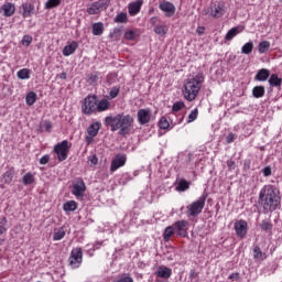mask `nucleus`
I'll return each instance as SVG.
<instances>
[{
	"mask_svg": "<svg viewBox=\"0 0 282 282\" xmlns=\"http://www.w3.org/2000/svg\"><path fill=\"white\" fill-rule=\"evenodd\" d=\"M61 6V0H48L45 3L46 10H52L53 8H58Z\"/></svg>",
	"mask_w": 282,
	"mask_h": 282,
	"instance_id": "nucleus-41",
	"label": "nucleus"
},
{
	"mask_svg": "<svg viewBox=\"0 0 282 282\" xmlns=\"http://www.w3.org/2000/svg\"><path fill=\"white\" fill-rule=\"evenodd\" d=\"M118 94H120V87L118 86L112 87L109 93L110 100H113V98H118Z\"/></svg>",
	"mask_w": 282,
	"mask_h": 282,
	"instance_id": "nucleus-45",
	"label": "nucleus"
},
{
	"mask_svg": "<svg viewBox=\"0 0 282 282\" xmlns=\"http://www.w3.org/2000/svg\"><path fill=\"white\" fill-rule=\"evenodd\" d=\"M227 166H228L229 171H235V166H236L235 161L228 160L227 161Z\"/></svg>",
	"mask_w": 282,
	"mask_h": 282,
	"instance_id": "nucleus-57",
	"label": "nucleus"
},
{
	"mask_svg": "<svg viewBox=\"0 0 282 282\" xmlns=\"http://www.w3.org/2000/svg\"><path fill=\"white\" fill-rule=\"evenodd\" d=\"M182 109H184V101H176L172 106V111L174 112L182 111Z\"/></svg>",
	"mask_w": 282,
	"mask_h": 282,
	"instance_id": "nucleus-46",
	"label": "nucleus"
},
{
	"mask_svg": "<svg viewBox=\"0 0 282 282\" xmlns=\"http://www.w3.org/2000/svg\"><path fill=\"white\" fill-rule=\"evenodd\" d=\"M2 180L4 184H11L12 180H14V169H10L3 173Z\"/></svg>",
	"mask_w": 282,
	"mask_h": 282,
	"instance_id": "nucleus-27",
	"label": "nucleus"
},
{
	"mask_svg": "<svg viewBox=\"0 0 282 282\" xmlns=\"http://www.w3.org/2000/svg\"><path fill=\"white\" fill-rule=\"evenodd\" d=\"M87 12L88 14H100V12L96 9L94 3L87 8Z\"/></svg>",
	"mask_w": 282,
	"mask_h": 282,
	"instance_id": "nucleus-51",
	"label": "nucleus"
},
{
	"mask_svg": "<svg viewBox=\"0 0 282 282\" xmlns=\"http://www.w3.org/2000/svg\"><path fill=\"white\" fill-rule=\"evenodd\" d=\"M17 76L20 80H28V78H30V69L22 68L18 72Z\"/></svg>",
	"mask_w": 282,
	"mask_h": 282,
	"instance_id": "nucleus-37",
	"label": "nucleus"
},
{
	"mask_svg": "<svg viewBox=\"0 0 282 282\" xmlns=\"http://www.w3.org/2000/svg\"><path fill=\"white\" fill-rule=\"evenodd\" d=\"M198 113H199V110H197V108L192 110L191 113L188 115L187 122H195V120H197Z\"/></svg>",
	"mask_w": 282,
	"mask_h": 282,
	"instance_id": "nucleus-47",
	"label": "nucleus"
},
{
	"mask_svg": "<svg viewBox=\"0 0 282 282\" xmlns=\"http://www.w3.org/2000/svg\"><path fill=\"white\" fill-rule=\"evenodd\" d=\"M121 34H122V29L115 28L113 31L109 34V36L113 41H118V39H120Z\"/></svg>",
	"mask_w": 282,
	"mask_h": 282,
	"instance_id": "nucleus-42",
	"label": "nucleus"
},
{
	"mask_svg": "<svg viewBox=\"0 0 282 282\" xmlns=\"http://www.w3.org/2000/svg\"><path fill=\"white\" fill-rule=\"evenodd\" d=\"M151 109L147 108V109H139L137 112V119L139 124L144 126V124H149V122H151Z\"/></svg>",
	"mask_w": 282,
	"mask_h": 282,
	"instance_id": "nucleus-9",
	"label": "nucleus"
},
{
	"mask_svg": "<svg viewBox=\"0 0 282 282\" xmlns=\"http://www.w3.org/2000/svg\"><path fill=\"white\" fill-rule=\"evenodd\" d=\"M89 162L96 166V164H98V156H96V154L91 155L88 158Z\"/></svg>",
	"mask_w": 282,
	"mask_h": 282,
	"instance_id": "nucleus-55",
	"label": "nucleus"
},
{
	"mask_svg": "<svg viewBox=\"0 0 282 282\" xmlns=\"http://www.w3.org/2000/svg\"><path fill=\"white\" fill-rule=\"evenodd\" d=\"M101 123L99 121L93 122L88 129L87 133L90 135V138H96L98 135V132L100 131Z\"/></svg>",
	"mask_w": 282,
	"mask_h": 282,
	"instance_id": "nucleus-20",
	"label": "nucleus"
},
{
	"mask_svg": "<svg viewBox=\"0 0 282 282\" xmlns=\"http://www.w3.org/2000/svg\"><path fill=\"white\" fill-rule=\"evenodd\" d=\"M93 4H95L97 12H102L104 10H107V8H109V3L107 2V0H99L97 2H94Z\"/></svg>",
	"mask_w": 282,
	"mask_h": 282,
	"instance_id": "nucleus-30",
	"label": "nucleus"
},
{
	"mask_svg": "<svg viewBox=\"0 0 282 282\" xmlns=\"http://www.w3.org/2000/svg\"><path fill=\"white\" fill-rule=\"evenodd\" d=\"M229 279H230V281H239V273L238 272L231 273L229 275Z\"/></svg>",
	"mask_w": 282,
	"mask_h": 282,
	"instance_id": "nucleus-58",
	"label": "nucleus"
},
{
	"mask_svg": "<svg viewBox=\"0 0 282 282\" xmlns=\"http://www.w3.org/2000/svg\"><path fill=\"white\" fill-rule=\"evenodd\" d=\"M232 142H235V134L229 133V134L227 135V144H230V143H232Z\"/></svg>",
	"mask_w": 282,
	"mask_h": 282,
	"instance_id": "nucleus-59",
	"label": "nucleus"
},
{
	"mask_svg": "<svg viewBox=\"0 0 282 282\" xmlns=\"http://www.w3.org/2000/svg\"><path fill=\"white\" fill-rule=\"evenodd\" d=\"M127 21H128L127 13L124 12L117 14V17L115 18V23H127Z\"/></svg>",
	"mask_w": 282,
	"mask_h": 282,
	"instance_id": "nucleus-43",
	"label": "nucleus"
},
{
	"mask_svg": "<svg viewBox=\"0 0 282 282\" xmlns=\"http://www.w3.org/2000/svg\"><path fill=\"white\" fill-rule=\"evenodd\" d=\"M1 10L4 14V17H12V14H14L15 11V7L14 3L12 2H7L1 7Z\"/></svg>",
	"mask_w": 282,
	"mask_h": 282,
	"instance_id": "nucleus-21",
	"label": "nucleus"
},
{
	"mask_svg": "<svg viewBox=\"0 0 282 282\" xmlns=\"http://www.w3.org/2000/svg\"><path fill=\"white\" fill-rule=\"evenodd\" d=\"M124 39H127V41H133V39H135V31H132V30L126 31Z\"/></svg>",
	"mask_w": 282,
	"mask_h": 282,
	"instance_id": "nucleus-50",
	"label": "nucleus"
},
{
	"mask_svg": "<svg viewBox=\"0 0 282 282\" xmlns=\"http://www.w3.org/2000/svg\"><path fill=\"white\" fill-rule=\"evenodd\" d=\"M21 43L25 45V47H30V45H32V35H24Z\"/></svg>",
	"mask_w": 282,
	"mask_h": 282,
	"instance_id": "nucleus-48",
	"label": "nucleus"
},
{
	"mask_svg": "<svg viewBox=\"0 0 282 282\" xmlns=\"http://www.w3.org/2000/svg\"><path fill=\"white\" fill-rule=\"evenodd\" d=\"M97 100L96 95H88L82 105V111L85 116H91L97 111Z\"/></svg>",
	"mask_w": 282,
	"mask_h": 282,
	"instance_id": "nucleus-5",
	"label": "nucleus"
},
{
	"mask_svg": "<svg viewBox=\"0 0 282 282\" xmlns=\"http://www.w3.org/2000/svg\"><path fill=\"white\" fill-rule=\"evenodd\" d=\"M253 259H257L258 261H263V259H265V253L261 251V248H259V246H256L253 248Z\"/></svg>",
	"mask_w": 282,
	"mask_h": 282,
	"instance_id": "nucleus-32",
	"label": "nucleus"
},
{
	"mask_svg": "<svg viewBox=\"0 0 282 282\" xmlns=\"http://www.w3.org/2000/svg\"><path fill=\"white\" fill-rule=\"evenodd\" d=\"M104 32H105V25L102 24V22H96L93 24L94 36H101Z\"/></svg>",
	"mask_w": 282,
	"mask_h": 282,
	"instance_id": "nucleus-24",
	"label": "nucleus"
},
{
	"mask_svg": "<svg viewBox=\"0 0 282 282\" xmlns=\"http://www.w3.org/2000/svg\"><path fill=\"white\" fill-rule=\"evenodd\" d=\"M268 78H270V72L267 68H261L256 75V80H260L261 83Z\"/></svg>",
	"mask_w": 282,
	"mask_h": 282,
	"instance_id": "nucleus-23",
	"label": "nucleus"
},
{
	"mask_svg": "<svg viewBox=\"0 0 282 282\" xmlns=\"http://www.w3.org/2000/svg\"><path fill=\"white\" fill-rule=\"evenodd\" d=\"M166 32H169V29L166 28V25L154 26V33L159 34V36H164V34H166Z\"/></svg>",
	"mask_w": 282,
	"mask_h": 282,
	"instance_id": "nucleus-39",
	"label": "nucleus"
},
{
	"mask_svg": "<svg viewBox=\"0 0 282 282\" xmlns=\"http://www.w3.org/2000/svg\"><path fill=\"white\" fill-rule=\"evenodd\" d=\"M224 14H226V6L221 3H214L212 6L210 17H213V19H221Z\"/></svg>",
	"mask_w": 282,
	"mask_h": 282,
	"instance_id": "nucleus-11",
	"label": "nucleus"
},
{
	"mask_svg": "<svg viewBox=\"0 0 282 282\" xmlns=\"http://www.w3.org/2000/svg\"><path fill=\"white\" fill-rule=\"evenodd\" d=\"M173 235H175V227L169 226L167 228H165L163 235L164 241H171V237H173Z\"/></svg>",
	"mask_w": 282,
	"mask_h": 282,
	"instance_id": "nucleus-33",
	"label": "nucleus"
},
{
	"mask_svg": "<svg viewBox=\"0 0 282 282\" xmlns=\"http://www.w3.org/2000/svg\"><path fill=\"white\" fill-rule=\"evenodd\" d=\"M188 188H191V185L186 180H181L176 186L178 193H184V191H188Z\"/></svg>",
	"mask_w": 282,
	"mask_h": 282,
	"instance_id": "nucleus-31",
	"label": "nucleus"
},
{
	"mask_svg": "<svg viewBox=\"0 0 282 282\" xmlns=\"http://www.w3.org/2000/svg\"><path fill=\"white\" fill-rule=\"evenodd\" d=\"M78 50V42L73 41L63 48V56H72Z\"/></svg>",
	"mask_w": 282,
	"mask_h": 282,
	"instance_id": "nucleus-17",
	"label": "nucleus"
},
{
	"mask_svg": "<svg viewBox=\"0 0 282 282\" xmlns=\"http://www.w3.org/2000/svg\"><path fill=\"white\" fill-rule=\"evenodd\" d=\"M25 102L29 107H32V105H34V102H36V93H34V91L28 93L26 97H25Z\"/></svg>",
	"mask_w": 282,
	"mask_h": 282,
	"instance_id": "nucleus-34",
	"label": "nucleus"
},
{
	"mask_svg": "<svg viewBox=\"0 0 282 282\" xmlns=\"http://www.w3.org/2000/svg\"><path fill=\"white\" fill-rule=\"evenodd\" d=\"M259 199L264 213H273L281 204V192L274 185H264L259 193Z\"/></svg>",
	"mask_w": 282,
	"mask_h": 282,
	"instance_id": "nucleus-2",
	"label": "nucleus"
},
{
	"mask_svg": "<svg viewBox=\"0 0 282 282\" xmlns=\"http://www.w3.org/2000/svg\"><path fill=\"white\" fill-rule=\"evenodd\" d=\"M22 15L24 19H28L29 17H32V14H34V4L30 3V2H24L22 4Z\"/></svg>",
	"mask_w": 282,
	"mask_h": 282,
	"instance_id": "nucleus-19",
	"label": "nucleus"
},
{
	"mask_svg": "<svg viewBox=\"0 0 282 282\" xmlns=\"http://www.w3.org/2000/svg\"><path fill=\"white\" fill-rule=\"evenodd\" d=\"M159 279H171L173 270L169 267H159V270L155 272Z\"/></svg>",
	"mask_w": 282,
	"mask_h": 282,
	"instance_id": "nucleus-15",
	"label": "nucleus"
},
{
	"mask_svg": "<svg viewBox=\"0 0 282 282\" xmlns=\"http://www.w3.org/2000/svg\"><path fill=\"white\" fill-rule=\"evenodd\" d=\"M22 182H23L24 186H30V184H34V175H32V173H26L22 177Z\"/></svg>",
	"mask_w": 282,
	"mask_h": 282,
	"instance_id": "nucleus-38",
	"label": "nucleus"
},
{
	"mask_svg": "<svg viewBox=\"0 0 282 282\" xmlns=\"http://www.w3.org/2000/svg\"><path fill=\"white\" fill-rule=\"evenodd\" d=\"M124 164H127V158L117 156L115 160L111 161V166H110L111 173L118 171V169L124 166Z\"/></svg>",
	"mask_w": 282,
	"mask_h": 282,
	"instance_id": "nucleus-13",
	"label": "nucleus"
},
{
	"mask_svg": "<svg viewBox=\"0 0 282 282\" xmlns=\"http://www.w3.org/2000/svg\"><path fill=\"white\" fill-rule=\"evenodd\" d=\"M6 224H8V219H6V217H1L0 218V226L6 227Z\"/></svg>",
	"mask_w": 282,
	"mask_h": 282,
	"instance_id": "nucleus-62",
	"label": "nucleus"
},
{
	"mask_svg": "<svg viewBox=\"0 0 282 282\" xmlns=\"http://www.w3.org/2000/svg\"><path fill=\"white\" fill-rule=\"evenodd\" d=\"M174 230H176L178 237H187L188 236V221L186 220H177L174 223Z\"/></svg>",
	"mask_w": 282,
	"mask_h": 282,
	"instance_id": "nucleus-10",
	"label": "nucleus"
},
{
	"mask_svg": "<svg viewBox=\"0 0 282 282\" xmlns=\"http://www.w3.org/2000/svg\"><path fill=\"white\" fill-rule=\"evenodd\" d=\"M86 188L87 187L85 185V182H77L76 184L73 185V195H75V197H83V194L85 193Z\"/></svg>",
	"mask_w": 282,
	"mask_h": 282,
	"instance_id": "nucleus-14",
	"label": "nucleus"
},
{
	"mask_svg": "<svg viewBox=\"0 0 282 282\" xmlns=\"http://www.w3.org/2000/svg\"><path fill=\"white\" fill-rule=\"evenodd\" d=\"M141 8L142 1L132 2L129 4V13L131 14V17H135V14L140 12Z\"/></svg>",
	"mask_w": 282,
	"mask_h": 282,
	"instance_id": "nucleus-22",
	"label": "nucleus"
},
{
	"mask_svg": "<svg viewBox=\"0 0 282 282\" xmlns=\"http://www.w3.org/2000/svg\"><path fill=\"white\" fill-rule=\"evenodd\" d=\"M69 149H72V144H69V141L67 140H64L54 147V153H56L58 162H65V160H67Z\"/></svg>",
	"mask_w": 282,
	"mask_h": 282,
	"instance_id": "nucleus-6",
	"label": "nucleus"
},
{
	"mask_svg": "<svg viewBox=\"0 0 282 282\" xmlns=\"http://www.w3.org/2000/svg\"><path fill=\"white\" fill-rule=\"evenodd\" d=\"M241 32H243V26L241 25L230 29L225 36V41H232L234 37L237 36V34H241Z\"/></svg>",
	"mask_w": 282,
	"mask_h": 282,
	"instance_id": "nucleus-18",
	"label": "nucleus"
},
{
	"mask_svg": "<svg viewBox=\"0 0 282 282\" xmlns=\"http://www.w3.org/2000/svg\"><path fill=\"white\" fill-rule=\"evenodd\" d=\"M105 127H108L110 131H119V135L123 138L130 135L135 124V118L132 115L119 112L117 115H110L104 119Z\"/></svg>",
	"mask_w": 282,
	"mask_h": 282,
	"instance_id": "nucleus-1",
	"label": "nucleus"
},
{
	"mask_svg": "<svg viewBox=\"0 0 282 282\" xmlns=\"http://www.w3.org/2000/svg\"><path fill=\"white\" fill-rule=\"evenodd\" d=\"M203 84L204 73H198L195 75V77L186 79L183 88V96L185 100H188V102H193V100L197 98Z\"/></svg>",
	"mask_w": 282,
	"mask_h": 282,
	"instance_id": "nucleus-3",
	"label": "nucleus"
},
{
	"mask_svg": "<svg viewBox=\"0 0 282 282\" xmlns=\"http://www.w3.org/2000/svg\"><path fill=\"white\" fill-rule=\"evenodd\" d=\"M206 197H208V195H202L197 200L187 206L188 217L202 215V210H204V206H206Z\"/></svg>",
	"mask_w": 282,
	"mask_h": 282,
	"instance_id": "nucleus-4",
	"label": "nucleus"
},
{
	"mask_svg": "<svg viewBox=\"0 0 282 282\" xmlns=\"http://www.w3.org/2000/svg\"><path fill=\"white\" fill-rule=\"evenodd\" d=\"M253 98H263L265 96V87L263 86H256L252 89Z\"/></svg>",
	"mask_w": 282,
	"mask_h": 282,
	"instance_id": "nucleus-26",
	"label": "nucleus"
},
{
	"mask_svg": "<svg viewBox=\"0 0 282 282\" xmlns=\"http://www.w3.org/2000/svg\"><path fill=\"white\" fill-rule=\"evenodd\" d=\"M113 282H133V278L131 276H123L117 281H113Z\"/></svg>",
	"mask_w": 282,
	"mask_h": 282,
	"instance_id": "nucleus-56",
	"label": "nucleus"
},
{
	"mask_svg": "<svg viewBox=\"0 0 282 282\" xmlns=\"http://www.w3.org/2000/svg\"><path fill=\"white\" fill-rule=\"evenodd\" d=\"M262 173H263L264 177H270V175H272V169L270 166H267V167L262 169Z\"/></svg>",
	"mask_w": 282,
	"mask_h": 282,
	"instance_id": "nucleus-52",
	"label": "nucleus"
},
{
	"mask_svg": "<svg viewBox=\"0 0 282 282\" xmlns=\"http://www.w3.org/2000/svg\"><path fill=\"white\" fill-rule=\"evenodd\" d=\"M85 140H86L87 144H91V142H93V140H94V137H91V135L88 134V135L85 138Z\"/></svg>",
	"mask_w": 282,
	"mask_h": 282,
	"instance_id": "nucleus-63",
	"label": "nucleus"
},
{
	"mask_svg": "<svg viewBox=\"0 0 282 282\" xmlns=\"http://www.w3.org/2000/svg\"><path fill=\"white\" fill-rule=\"evenodd\" d=\"M234 228L238 239H246V235H248V221L243 219L237 220Z\"/></svg>",
	"mask_w": 282,
	"mask_h": 282,
	"instance_id": "nucleus-8",
	"label": "nucleus"
},
{
	"mask_svg": "<svg viewBox=\"0 0 282 282\" xmlns=\"http://www.w3.org/2000/svg\"><path fill=\"white\" fill-rule=\"evenodd\" d=\"M111 109V101L109 99L97 100V112L109 111Z\"/></svg>",
	"mask_w": 282,
	"mask_h": 282,
	"instance_id": "nucleus-16",
	"label": "nucleus"
},
{
	"mask_svg": "<svg viewBox=\"0 0 282 282\" xmlns=\"http://www.w3.org/2000/svg\"><path fill=\"white\" fill-rule=\"evenodd\" d=\"M269 85L271 87H281L282 85V79L279 78V75L272 74L269 78Z\"/></svg>",
	"mask_w": 282,
	"mask_h": 282,
	"instance_id": "nucleus-28",
	"label": "nucleus"
},
{
	"mask_svg": "<svg viewBox=\"0 0 282 282\" xmlns=\"http://www.w3.org/2000/svg\"><path fill=\"white\" fill-rule=\"evenodd\" d=\"M268 50H270V42L262 41L259 43V45H258L259 54H265V52H268Z\"/></svg>",
	"mask_w": 282,
	"mask_h": 282,
	"instance_id": "nucleus-35",
	"label": "nucleus"
},
{
	"mask_svg": "<svg viewBox=\"0 0 282 282\" xmlns=\"http://www.w3.org/2000/svg\"><path fill=\"white\" fill-rule=\"evenodd\" d=\"M169 127H171V123H169V120L165 119V117H162L159 121V128L166 130V129H169Z\"/></svg>",
	"mask_w": 282,
	"mask_h": 282,
	"instance_id": "nucleus-44",
	"label": "nucleus"
},
{
	"mask_svg": "<svg viewBox=\"0 0 282 282\" xmlns=\"http://www.w3.org/2000/svg\"><path fill=\"white\" fill-rule=\"evenodd\" d=\"M158 21H160V18H159V17H153V18L150 19L151 25H156V24H158Z\"/></svg>",
	"mask_w": 282,
	"mask_h": 282,
	"instance_id": "nucleus-60",
	"label": "nucleus"
},
{
	"mask_svg": "<svg viewBox=\"0 0 282 282\" xmlns=\"http://www.w3.org/2000/svg\"><path fill=\"white\" fill-rule=\"evenodd\" d=\"M98 72H94L87 75V83H89V85H94V83H98Z\"/></svg>",
	"mask_w": 282,
	"mask_h": 282,
	"instance_id": "nucleus-40",
	"label": "nucleus"
},
{
	"mask_svg": "<svg viewBox=\"0 0 282 282\" xmlns=\"http://www.w3.org/2000/svg\"><path fill=\"white\" fill-rule=\"evenodd\" d=\"M76 208H78L76 200H68L63 205V210H65V213H74Z\"/></svg>",
	"mask_w": 282,
	"mask_h": 282,
	"instance_id": "nucleus-25",
	"label": "nucleus"
},
{
	"mask_svg": "<svg viewBox=\"0 0 282 282\" xmlns=\"http://www.w3.org/2000/svg\"><path fill=\"white\" fill-rule=\"evenodd\" d=\"M68 263L70 268H80V264L83 263V249L75 248L70 251V256L68 258Z\"/></svg>",
	"mask_w": 282,
	"mask_h": 282,
	"instance_id": "nucleus-7",
	"label": "nucleus"
},
{
	"mask_svg": "<svg viewBox=\"0 0 282 282\" xmlns=\"http://www.w3.org/2000/svg\"><path fill=\"white\" fill-rule=\"evenodd\" d=\"M50 162V154H45L40 159V164L45 165Z\"/></svg>",
	"mask_w": 282,
	"mask_h": 282,
	"instance_id": "nucleus-53",
	"label": "nucleus"
},
{
	"mask_svg": "<svg viewBox=\"0 0 282 282\" xmlns=\"http://www.w3.org/2000/svg\"><path fill=\"white\" fill-rule=\"evenodd\" d=\"M160 10L162 12H165V17L171 18L173 14H175V4L169 2V1H163L159 4Z\"/></svg>",
	"mask_w": 282,
	"mask_h": 282,
	"instance_id": "nucleus-12",
	"label": "nucleus"
},
{
	"mask_svg": "<svg viewBox=\"0 0 282 282\" xmlns=\"http://www.w3.org/2000/svg\"><path fill=\"white\" fill-rule=\"evenodd\" d=\"M65 238V227H61L54 230L53 241H61V239Z\"/></svg>",
	"mask_w": 282,
	"mask_h": 282,
	"instance_id": "nucleus-29",
	"label": "nucleus"
},
{
	"mask_svg": "<svg viewBox=\"0 0 282 282\" xmlns=\"http://www.w3.org/2000/svg\"><path fill=\"white\" fill-rule=\"evenodd\" d=\"M196 276H197V273L192 270L189 273V279H196Z\"/></svg>",
	"mask_w": 282,
	"mask_h": 282,
	"instance_id": "nucleus-64",
	"label": "nucleus"
},
{
	"mask_svg": "<svg viewBox=\"0 0 282 282\" xmlns=\"http://www.w3.org/2000/svg\"><path fill=\"white\" fill-rule=\"evenodd\" d=\"M43 127H44L45 131H47V133H50V131H52V122L44 121Z\"/></svg>",
	"mask_w": 282,
	"mask_h": 282,
	"instance_id": "nucleus-54",
	"label": "nucleus"
},
{
	"mask_svg": "<svg viewBox=\"0 0 282 282\" xmlns=\"http://www.w3.org/2000/svg\"><path fill=\"white\" fill-rule=\"evenodd\" d=\"M252 50H254V43L248 42L241 47V54H252Z\"/></svg>",
	"mask_w": 282,
	"mask_h": 282,
	"instance_id": "nucleus-36",
	"label": "nucleus"
},
{
	"mask_svg": "<svg viewBox=\"0 0 282 282\" xmlns=\"http://www.w3.org/2000/svg\"><path fill=\"white\" fill-rule=\"evenodd\" d=\"M260 228L262 230H265L267 232L272 230V225L270 224L269 220H263L261 224H260Z\"/></svg>",
	"mask_w": 282,
	"mask_h": 282,
	"instance_id": "nucleus-49",
	"label": "nucleus"
},
{
	"mask_svg": "<svg viewBox=\"0 0 282 282\" xmlns=\"http://www.w3.org/2000/svg\"><path fill=\"white\" fill-rule=\"evenodd\" d=\"M196 32H197V34L202 35V34H204V32H206V28H204V26H198V28L196 29Z\"/></svg>",
	"mask_w": 282,
	"mask_h": 282,
	"instance_id": "nucleus-61",
	"label": "nucleus"
}]
</instances>
